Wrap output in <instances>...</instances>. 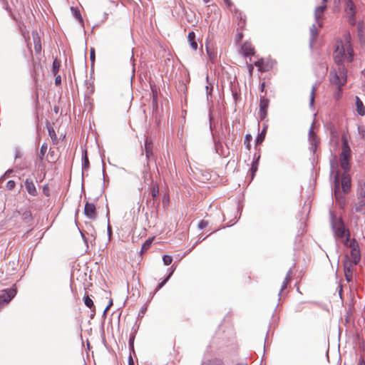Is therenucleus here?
I'll use <instances>...</instances> for the list:
<instances>
[{
  "label": "nucleus",
  "mask_w": 365,
  "mask_h": 365,
  "mask_svg": "<svg viewBox=\"0 0 365 365\" xmlns=\"http://www.w3.org/2000/svg\"><path fill=\"white\" fill-rule=\"evenodd\" d=\"M242 51L245 56L252 55L254 53V47L250 43H245L242 46Z\"/></svg>",
  "instance_id": "obj_20"
},
{
  "label": "nucleus",
  "mask_w": 365,
  "mask_h": 365,
  "mask_svg": "<svg viewBox=\"0 0 365 365\" xmlns=\"http://www.w3.org/2000/svg\"><path fill=\"white\" fill-rule=\"evenodd\" d=\"M130 349L132 350L133 351H134L133 344V343L130 344Z\"/></svg>",
  "instance_id": "obj_55"
},
{
  "label": "nucleus",
  "mask_w": 365,
  "mask_h": 365,
  "mask_svg": "<svg viewBox=\"0 0 365 365\" xmlns=\"http://www.w3.org/2000/svg\"><path fill=\"white\" fill-rule=\"evenodd\" d=\"M208 223L207 222L205 221V220H201L199 224H198V227L200 229V230H202L204 228H205L207 226Z\"/></svg>",
  "instance_id": "obj_38"
},
{
  "label": "nucleus",
  "mask_w": 365,
  "mask_h": 365,
  "mask_svg": "<svg viewBox=\"0 0 365 365\" xmlns=\"http://www.w3.org/2000/svg\"><path fill=\"white\" fill-rule=\"evenodd\" d=\"M358 365H365V361L363 359H360Z\"/></svg>",
  "instance_id": "obj_50"
},
{
  "label": "nucleus",
  "mask_w": 365,
  "mask_h": 365,
  "mask_svg": "<svg viewBox=\"0 0 365 365\" xmlns=\"http://www.w3.org/2000/svg\"><path fill=\"white\" fill-rule=\"evenodd\" d=\"M88 158L87 157V155H86V152L85 153V155L83 157V168H88Z\"/></svg>",
  "instance_id": "obj_37"
},
{
  "label": "nucleus",
  "mask_w": 365,
  "mask_h": 365,
  "mask_svg": "<svg viewBox=\"0 0 365 365\" xmlns=\"http://www.w3.org/2000/svg\"><path fill=\"white\" fill-rule=\"evenodd\" d=\"M317 90V86L314 85L312 88L311 93H310V106H312L314 102V98H315V92Z\"/></svg>",
  "instance_id": "obj_28"
},
{
  "label": "nucleus",
  "mask_w": 365,
  "mask_h": 365,
  "mask_svg": "<svg viewBox=\"0 0 365 365\" xmlns=\"http://www.w3.org/2000/svg\"><path fill=\"white\" fill-rule=\"evenodd\" d=\"M344 9L349 23L352 25L355 24L356 20L354 16L356 13V7L351 0H346Z\"/></svg>",
  "instance_id": "obj_8"
},
{
  "label": "nucleus",
  "mask_w": 365,
  "mask_h": 365,
  "mask_svg": "<svg viewBox=\"0 0 365 365\" xmlns=\"http://www.w3.org/2000/svg\"><path fill=\"white\" fill-rule=\"evenodd\" d=\"M84 303L89 308H91L93 306V300L88 296L86 297Z\"/></svg>",
  "instance_id": "obj_34"
},
{
  "label": "nucleus",
  "mask_w": 365,
  "mask_h": 365,
  "mask_svg": "<svg viewBox=\"0 0 365 365\" xmlns=\"http://www.w3.org/2000/svg\"><path fill=\"white\" fill-rule=\"evenodd\" d=\"M202 365H220V362L219 360L217 359L207 360L203 361Z\"/></svg>",
  "instance_id": "obj_30"
},
{
  "label": "nucleus",
  "mask_w": 365,
  "mask_h": 365,
  "mask_svg": "<svg viewBox=\"0 0 365 365\" xmlns=\"http://www.w3.org/2000/svg\"><path fill=\"white\" fill-rule=\"evenodd\" d=\"M16 294V291L15 289H9L6 290H4L1 294H0V307L3 304H6L9 303L13 297Z\"/></svg>",
  "instance_id": "obj_9"
},
{
  "label": "nucleus",
  "mask_w": 365,
  "mask_h": 365,
  "mask_svg": "<svg viewBox=\"0 0 365 365\" xmlns=\"http://www.w3.org/2000/svg\"><path fill=\"white\" fill-rule=\"evenodd\" d=\"M109 307H110V306H108V307H106V309H105V312H106V311L108 309Z\"/></svg>",
  "instance_id": "obj_60"
},
{
  "label": "nucleus",
  "mask_w": 365,
  "mask_h": 365,
  "mask_svg": "<svg viewBox=\"0 0 365 365\" xmlns=\"http://www.w3.org/2000/svg\"><path fill=\"white\" fill-rule=\"evenodd\" d=\"M76 334H79L80 331H81V327H80V323H79V321L77 322L76 323Z\"/></svg>",
  "instance_id": "obj_47"
},
{
  "label": "nucleus",
  "mask_w": 365,
  "mask_h": 365,
  "mask_svg": "<svg viewBox=\"0 0 365 365\" xmlns=\"http://www.w3.org/2000/svg\"><path fill=\"white\" fill-rule=\"evenodd\" d=\"M264 85V83H263L262 84V86H261V88H263Z\"/></svg>",
  "instance_id": "obj_61"
},
{
  "label": "nucleus",
  "mask_w": 365,
  "mask_h": 365,
  "mask_svg": "<svg viewBox=\"0 0 365 365\" xmlns=\"http://www.w3.org/2000/svg\"><path fill=\"white\" fill-rule=\"evenodd\" d=\"M265 133H266V127L264 128L262 133L257 136V143H260L264 140V138L265 137Z\"/></svg>",
  "instance_id": "obj_31"
},
{
  "label": "nucleus",
  "mask_w": 365,
  "mask_h": 365,
  "mask_svg": "<svg viewBox=\"0 0 365 365\" xmlns=\"http://www.w3.org/2000/svg\"><path fill=\"white\" fill-rule=\"evenodd\" d=\"M145 151L148 159L153 155V141L150 137H147L145 140Z\"/></svg>",
  "instance_id": "obj_17"
},
{
  "label": "nucleus",
  "mask_w": 365,
  "mask_h": 365,
  "mask_svg": "<svg viewBox=\"0 0 365 365\" xmlns=\"http://www.w3.org/2000/svg\"><path fill=\"white\" fill-rule=\"evenodd\" d=\"M35 50H36V53H40V51L41 50V45L35 43Z\"/></svg>",
  "instance_id": "obj_44"
},
{
  "label": "nucleus",
  "mask_w": 365,
  "mask_h": 365,
  "mask_svg": "<svg viewBox=\"0 0 365 365\" xmlns=\"http://www.w3.org/2000/svg\"><path fill=\"white\" fill-rule=\"evenodd\" d=\"M158 194V189H155V187L152 190V195L153 197H155Z\"/></svg>",
  "instance_id": "obj_46"
},
{
  "label": "nucleus",
  "mask_w": 365,
  "mask_h": 365,
  "mask_svg": "<svg viewBox=\"0 0 365 365\" xmlns=\"http://www.w3.org/2000/svg\"><path fill=\"white\" fill-rule=\"evenodd\" d=\"M345 245L351 249L350 257H349L351 262L358 264L361 260V253L357 242L354 239L349 240L347 238Z\"/></svg>",
  "instance_id": "obj_5"
},
{
  "label": "nucleus",
  "mask_w": 365,
  "mask_h": 365,
  "mask_svg": "<svg viewBox=\"0 0 365 365\" xmlns=\"http://www.w3.org/2000/svg\"><path fill=\"white\" fill-rule=\"evenodd\" d=\"M357 200H365V182H360L357 188Z\"/></svg>",
  "instance_id": "obj_18"
},
{
  "label": "nucleus",
  "mask_w": 365,
  "mask_h": 365,
  "mask_svg": "<svg viewBox=\"0 0 365 365\" xmlns=\"http://www.w3.org/2000/svg\"><path fill=\"white\" fill-rule=\"evenodd\" d=\"M12 173V170H8L3 176L1 177L0 180H3L6 176H9V174Z\"/></svg>",
  "instance_id": "obj_43"
},
{
  "label": "nucleus",
  "mask_w": 365,
  "mask_h": 365,
  "mask_svg": "<svg viewBox=\"0 0 365 365\" xmlns=\"http://www.w3.org/2000/svg\"><path fill=\"white\" fill-rule=\"evenodd\" d=\"M47 151V144L43 143L40 148V153L38 154V157L41 160H42Z\"/></svg>",
  "instance_id": "obj_27"
},
{
  "label": "nucleus",
  "mask_w": 365,
  "mask_h": 365,
  "mask_svg": "<svg viewBox=\"0 0 365 365\" xmlns=\"http://www.w3.org/2000/svg\"><path fill=\"white\" fill-rule=\"evenodd\" d=\"M248 67H249V71H250V73H252V70H253V66H252V65H250Z\"/></svg>",
  "instance_id": "obj_53"
},
{
  "label": "nucleus",
  "mask_w": 365,
  "mask_h": 365,
  "mask_svg": "<svg viewBox=\"0 0 365 365\" xmlns=\"http://www.w3.org/2000/svg\"><path fill=\"white\" fill-rule=\"evenodd\" d=\"M356 111L359 115L364 116L365 115V108L362 101L358 96L355 97Z\"/></svg>",
  "instance_id": "obj_19"
},
{
  "label": "nucleus",
  "mask_w": 365,
  "mask_h": 365,
  "mask_svg": "<svg viewBox=\"0 0 365 365\" xmlns=\"http://www.w3.org/2000/svg\"><path fill=\"white\" fill-rule=\"evenodd\" d=\"M358 130H359V132L360 133H363L364 132H365V130H364V128H362V127H359V128H358Z\"/></svg>",
  "instance_id": "obj_51"
},
{
  "label": "nucleus",
  "mask_w": 365,
  "mask_h": 365,
  "mask_svg": "<svg viewBox=\"0 0 365 365\" xmlns=\"http://www.w3.org/2000/svg\"><path fill=\"white\" fill-rule=\"evenodd\" d=\"M81 236H82V237H83V240L85 241V242H86V238H85V237H84L83 233V232H81Z\"/></svg>",
  "instance_id": "obj_57"
},
{
  "label": "nucleus",
  "mask_w": 365,
  "mask_h": 365,
  "mask_svg": "<svg viewBox=\"0 0 365 365\" xmlns=\"http://www.w3.org/2000/svg\"><path fill=\"white\" fill-rule=\"evenodd\" d=\"M224 1L226 3V4L230 6L231 5L230 0H224Z\"/></svg>",
  "instance_id": "obj_52"
},
{
  "label": "nucleus",
  "mask_w": 365,
  "mask_h": 365,
  "mask_svg": "<svg viewBox=\"0 0 365 365\" xmlns=\"http://www.w3.org/2000/svg\"><path fill=\"white\" fill-rule=\"evenodd\" d=\"M212 90V86H209V85L206 86V91H207V95L211 93Z\"/></svg>",
  "instance_id": "obj_45"
},
{
  "label": "nucleus",
  "mask_w": 365,
  "mask_h": 365,
  "mask_svg": "<svg viewBox=\"0 0 365 365\" xmlns=\"http://www.w3.org/2000/svg\"><path fill=\"white\" fill-rule=\"evenodd\" d=\"M48 134L53 140H56V135L53 128H48Z\"/></svg>",
  "instance_id": "obj_36"
},
{
  "label": "nucleus",
  "mask_w": 365,
  "mask_h": 365,
  "mask_svg": "<svg viewBox=\"0 0 365 365\" xmlns=\"http://www.w3.org/2000/svg\"><path fill=\"white\" fill-rule=\"evenodd\" d=\"M133 341H134V336H130L129 342H133Z\"/></svg>",
  "instance_id": "obj_54"
},
{
  "label": "nucleus",
  "mask_w": 365,
  "mask_h": 365,
  "mask_svg": "<svg viewBox=\"0 0 365 365\" xmlns=\"http://www.w3.org/2000/svg\"><path fill=\"white\" fill-rule=\"evenodd\" d=\"M269 100L265 98H261L259 103V110L258 116L261 120H264L267 114V108L269 106Z\"/></svg>",
  "instance_id": "obj_11"
},
{
  "label": "nucleus",
  "mask_w": 365,
  "mask_h": 365,
  "mask_svg": "<svg viewBox=\"0 0 365 365\" xmlns=\"http://www.w3.org/2000/svg\"><path fill=\"white\" fill-rule=\"evenodd\" d=\"M350 148L346 140L343 142L342 145V152L340 156V165L341 168L344 170V173H347L349 170L350 166L349 163V158L350 156Z\"/></svg>",
  "instance_id": "obj_6"
},
{
  "label": "nucleus",
  "mask_w": 365,
  "mask_h": 365,
  "mask_svg": "<svg viewBox=\"0 0 365 365\" xmlns=\"http://www.w3.org/2000/svg\"><path fill=\"white\" fill-rule=\"evenodd\" d=\"M16 186V182L14 180H9L6 183V188L9 190H13Z\"/></svg>",
  "instance_id": "obj_35"
},
{
  "label": "nucleus",
  "mask_w": 365,
  "mask_h": 365,
  "mask_svg": "<svg viewBox=\"0 0 365 365\" xmlns=\"http://www.w3.org/2000/svg\"><path fill=\"white\" fill-rule=\"evenodd\" d=\"M216 150H217V152H218V148H217V145H216Z\"/></svg>",
  "instance_id": "obj_62"
},
{
  "label": "nucleus",
  "mask_w": 365,
  "mask_h": 365,
  "mask_svg": "<svg viewBox=\"0 0 365 365\" xmlns=\"http://www.w3.org/2000/svg\"><path fill=\"white\" fill-rule=\"evenodd\" d=\"M84 214L89 219H95L97 215L95 205L86 202L84 207Z\"/></svg>",
  "instance_id": "obj_13"
},
{
  "label": "nucleus",
  "mask_w": 365,
  "mask_h": 365,
  "mask_svg": "<svg viewBox=\"0 0 365 365\" xmlns=\"http://www.w3.org/2000/svg\"><path fill=\"white\" fill-rule=\"evenodd\" d=\"M255 64L256 66L259 67L260 71H265V69H264L262 68V60H259V61L255 62Z\"/></svg>",
  "instance_id": "obj_39"
},
{
  "label": "nucleus",
  "mask_w": 365,
  "mask_h": 365,
  "mask_svg": "<svg viewBox=\"0 0 365 365\" xmlns=\"http://www.w3.org/2000/svg\"><path fill=\"white\" fill-rule=\"evenodd\" d=\"M128 365H135L134 361H133L131 355H130L128 357Z\"/></svg>",
  "instance_id": "obj_49"
},
{
  "label": "nucleus",
  "mask_w": 365,
  "mask_h": 365,
  "mask_svg": "<svg viewBox=\"0 0 365 365\" xmlns=\"http://www.w3.org/2000/svg\"><path fill=\"white\" fill-rule=\"evenodd\" d=\"M257 162H255V163H252V165L251 168V171L252 173V175L255 174V173L257 171Z\"/></svg>",
  "instance_id": "obj_40"
},
{
  "label": "nucleus",
  "mask_w": 365,
  "mask_h": 365,
  "mask_svg": "<svg viewBox=\"0 0 365 365\" xmlns=\"http://www.w3.org/2000/svg\"><path fill=\"white\" fill-rule=\"evenodd\" d=\"M291 274H292V271L290 269V270H289V272H288V273H287V276H286V277H285V279H284V282L282 283L280 292L287 287V285L288 282L291 279Z\"/></svg>",
  "instance_id": "obj_25"
},
{
  "label": "nucleus",
  "mask_w": 365,
  "mask_h": 365,
  "mask_svg": "<svg viewBox=\"0 0 365 365\" xmlns=\"http://www.w3.org/2000/svg\"><path fill=\"white\" fill-rule=\"evenodd\" d=\"M61 82V78L60 76H57L55 78V83L56 84H60Z\"/></svg>",
  "instance_id": "obj_48"
},
{
  "label": "nucleus",
  "mask_w": 365,
  "mask_h": 365,
  "mask_svg": "<svg viewBox=\"0 0 365 365\" xmlns=\"http://www.w3.org/2000/svg\"><path fill=\"white\" fill-rule=\"evenodd\" d=\"M187 40L189 41V43L191 46V48L194 51H196L197 48V43L195 41V34L193 31H191L188 34Z\"/></svg>",
  "instance_id": "obj_21"
},
{
  "label": "nucleus",
  "mask_w": 365,
  "mask_h": 365,
  "mask_svg": "<svg viewBox=\"0 0 365 365\" xmlns=\"http://www.w3.org/2000/svg\"><path fill=\"white\" fill-rule=\"evenodd\" d=\"M365 207V200H357V202L355 205L354 210L357 212H362Z\"/></svg>",
  "instance_id": "obj_24"
},
{
  "label": "nucleus",
  "mask_w": 365,
  "mask_h": 365,
  "mask_svg": "<svg viewBox=\"0 0 365 365\" xmlns=\"http://www.w3.org/2000/svg\"><path fill=\"white\" fill-rule=\"evenodd\" d=\"M210 0H203V1H204L205 3H208V2H210Z\"/></svg>",
  "instance_id": "obj_58"
},
{
  "label": "nucleus",
  "mask_w": 365,
  "mask_h": 365,
  "mask_svg": "<svg viewBox=\"0 0 365 365\" xmlns=\"http://www.w3.org/2000/svg\"><path fill=\"white\" fill-rule=\"evenodd\" d=\"M331 224L335 236L345 237L349 235V231L345 229L344 224L341 218H337L332 212H330Z\"/></svg>",
  "instance_id": "obj_4"
},
{
  "label": "nucleus",
  "mask_w": 365,
  "mask_h": 365,
  "mask_svg": "<svg viewBox=\"0 0 365 365\" xmlns=\"http://www.w3.org/2000/svg\"><path fill=\"white\" fill-rule=\"evenodd\" d=\"M309 142L310 144V150L314 153L317 150L319 140L314 130V123L309 130Z\"/></svg>",
  "instance_id": "obj_10"
},
{
  "label": "nucleus",
  "mask_w": 365,
  "mask_h": 365,
  "mask_svg": "<svg viewBox=\"0 0 365 365\" xmlns=\"http://www.w3.org/2000/svg\"><path fill=\"white\" fill-rule=\"evenodd\" d=\"M338 88V91L335 93V98L336 100L339 99L340 98V95H341V87H337Z\"/></svg>",
  "instance_id": "obj_41"
},
{
  "label": "nucleus",
  "mask_w": 365,
  "mask_h": 365,
  "mask_svg": "<svg viewBox=\"0 0 365 365\" xmlns=\"http://www.w3.org/2000/svg\"><path fill=\"white\" fill-rule=\"evenodd\" d=\"M337 65V68L330 71V81L337 87H342L346 83V70L344 66Z\"/></svg>",
  "instance_id": "obj_2"
},
{
  "label": "nucleus",
  "mask_w": 365,
  "mask_h": 365,
  "mask_svg": "<svg viewBox=\"0 0 365 365\" xmlns=\"http://www.w3.org/2000/svg\"><path fill=\"white\" fill-rule=\"evenodd\" d=\"M351 36L349 34L344 36V41H338L334 52V61L337 64L342 62H351L353 60V49L351 45Z\"/></svg>",
  "instance_id": "obj_1"
},
{
  "label": "nucleus",
  "mask_w": 365,
  "mask_h": 365,
  "mask_svg": "<svg viewBox=\"0 0 365 365\" xmlns=\"http://www.w3.org/2000/svg\"><path fill=\"white\" fill-rule=\"evenodd\" d=\"M152 241L153 240L152 239H148L147 240L143 245L142 246V251H146L148 250L150 245H151V243H152Z\"/></svg>",
  "instance_id": "obj_32"
},
{
  "label": "nucleus",
  "mask_w": 365,
  "mask_h": 365,
  "mask_svg": "<svg viewBox=\"0 0 365 365\" xmlns=\"http://www.w3.org/2000/svg\"><path fill=\"white\" fill-rule=\"evenodd\" d=\"M322 3L320 6L316 7L314 10V18L317 22L319 24V26H322V24L319 23V19L323 18L324 12L327 8V2L328 0H322Z\"/></svg>",
  "instance_id": "obj_12"
},
{
  "label": "nucleus",
  "mask_w": 365,
  "mask_h": 365,
  "mask_svg": "<svg viewBox=\"0 0 365 365\" xmlns=\"http://www.w3.org/2000/svg\"><path fill=\"white\" fill-rule=\"evenodd\" d=\"M71 11L73 15L78 20L79 23L83 26V20L82 19L79 9L76 7L71 6Z\"/></svg>",
  "instance_id": "obj_23"
},
{
  "label": "nucleus",
  "mask_w": 365,
  "mask_h": 365,
  "mask_svg": "<svg viewBox=\"0 0 365 365\" xmlns=\"http://www.w3.org/2000/svg\"><path fill=\"white\" fill-rule=\"evenodd\" d=\"M357 264H354L351 262L349 256L345 257L344 261V272L345 278L347 282H352L354 279V274L356 270V266Z\"/></svg>",
  "instance_id": "obj_7"
},
{
  "label": "nucleus",
  "mask_w": 365,
  "mask_h": 365,
  "mask_svg": "<svg viewBox=\"0 0 365 365\" xmlns=\"http://www.w3.org/2000/svg\"><path fill=\"white\" fill-rule=\"evenodd\" d=\"M163 261L165 265H169L171 264L173 258L171 256L165 255L163 257Z\"/></svg>",
  "instance_id": "obj_33"
},
{
  "label": "nucleus",
  "mask_w": 365,
  "mask_h": 365,
  "mask_svg": "<svg viewBox=\"0 0 365 365\" xmlns=\"http://www.w3.org/2000/svg\"><path fill=\"white\" fill-rule=\"evenodd\" d=\"M59 68H60V62L57 59H55L53 61V65H52V71L55 76L58 72Z\"/></svg>",
  "instance_id": "obj_26"
},
{
  "label": "nucleus",
  "mask_w": 365,
  "mask_h": 365,
  "mask_svg": "<svg viewBox=\"0 0 365 365\" xmlns=\"http://www.w3.org/2000/svg\"><path fill=\"white\" fill-rule=\"evenodd\" d=\"M341 187L344 192H348L351 187V179L348 173H343L341 178Z\"/></svg>",
  "instance_id": "obj_16"
},
{
  "label": "nucleus",
  "mask_w": 365,
  "mask_h": 365,
  "mask_svg": "<svg viewBox=\"0 0 365 365\" xmlns=\"http://www.w3.org/2000/svg\"><path fill=\"white\" fill-rule=\"evenodd\" d=\"M331 175L334 176V198L336 202L339 204V206L341 208H343L346 203V199L344 196L341 193L339 190V172L334 166V164L331 163Z\"/></svg>",
  "instance_id": "obj_3"
},
{
  "label": "nucleus",
  "mask_w": 365,
  "mask_h": 365,
  "mask_svg": "<svg viewBox=\"0 0 365 365\" xmlns=\"http://www.w3.org/2000/svg\"><path fill=\"white\" fill-rule=\"evenodd\" d=\"M321 19H319V23H321L322 24V22L321 21ZM315 21H317L315 20ZM322 26V25L321 26H319V24L317 22H316V24H314L312 27L310 28V45L312 46L314 44V43L315 42L317 36H318V30H319V28H321Z\"/></svg>",
  "instance_id": "obj_14"
},
{
  "label": "nucleus",
  "mask_w": 365,
  "mask_h": 365,
  "mask_svg": "<svg viewBox=\"0 0 365 365\" xmlns=\"http://www.w3.org/2000/svg\"><path fill=\"white\" fill-rule=\"evenodd\" d=\"M173 270H172L170 272V273L169 274V275L165 279H163L157 287L156 288V291L159 290L160 289H161L165 284V283L168 282V280L169 279V278L171 277V275L173 274Z\"/></svg>",
  "instance_id": "obj_29"
},
{
  "label": "nucleus",
  "mask_w": 365,
  "mask_h": 365,
  "mask_svg": "<svg viewBox=\"0 0 365 365\" xmlns=\"http://www.w3.org/2000/svg\"><path fill=\"white\" fill-rule=\"evenodd\" d=\"M108 232L109 233V235H110L111 233V228L109 225L108 226Z\"/></svg>",
  "instance_id": "obj_56"
},
{
  "label": "nucleus",
  "mask_w": 365,
  "mask_h": 365,
  "mask_svg": "<svg viewBox=\"0 0 365 365\" xmlns=\"http://www.w3.org/2000/svg\"><path fill=\"white\" fill-rule=\"evenodd\" d=\"M24 185H25L26 191L28 192V193L29 195H31V196L37 195L38 192H37L36 187L32 180L26 179V180L24 181Z\"/></svg>",
  "instance_id": "obj_15"
},
{
  "label": "nucleus",
  "mask_w": 365,
  "mask_h": 365,
  "mask_svg": "<svg viewBox=\"0 0 365 365\" xmlns=\"http://www.w3.org/2000/svg\"><path fill=\"white\" fill-rule=\"evenodd\" d=\"M205 48L210 60L212 63L215 62L217 57L215 51L213 48H211L207 43L205 44Z\"/></svg>",
  "instance_id": "obj_22"
},
{
  "label": "nucleus",
  "mask_w": 365,
  "mask_h": 365,
  "mask_svg": "<svg viewBox=\"0 0 365 365\" xmlns=\"http://www.w3.org/2000/svg\"><path fill=\"white\" fill-rule=\"evenodd\" d=\"M87 346H88V349H90V344L89 343H87Z\"/></svg>",
  "instance_id": "obj_59"
},
{
  "label": "nucleus",
  "mask_w": 365,
  "mask_h": 365,
  "mask_svg": "<svg viewBox=\"0 0 365 365\" xmlns=\"http://www.w3.org/2000/svg\"><path fill=\"white\" fill-rule=\"evenodd\" d=\"M90 58L91 59L92 61H94L95 59V51L93 48H91V51H90Z\"/></svg>",
  "instance_id": "obj_42"
}]
</instances>
